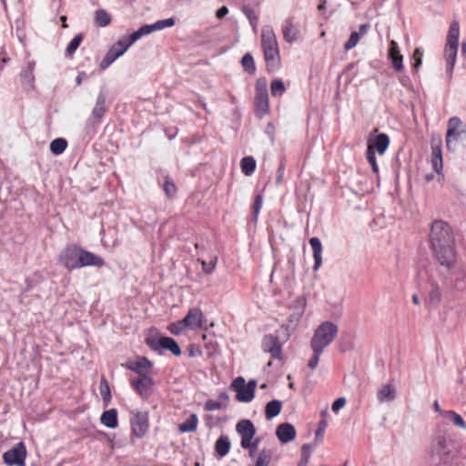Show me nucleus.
<instances>
[{"label": "nucleus", "instance_id": "obj_10", "mask_svg": "<svg viewBox=\"0 0 466 466\" xmlns=\"http://www.w3.org/2000/svg\"><path fill=\"white\" fill-rule=\"evenodd\" d=\"M131 415L132 437L141 439L146 435L149 427L148 413L146 411H133Z\"/></svg>", "mask_w": 466, "mask_h": 466}, {"label": "nucleus", "instance_id": "obj_18", "mask_svg": "<svg viewBox=\"0 0 466 466\" xmlns=\"http://www.w3.org/2000/svg\"><path fill=\"white\" fill-rule=\"evenodd\" d=\"M458 52V46L446 45L444 49V59L446 61V73L449 78L452 76Z\"/></svg>", "mask_w": 466, "mask_h": 466}, {"label": "nucleus", "instance_id": "obj_31", "mask_svg": "<svg viewBox=\"0 0 466 466\" xmlns=\"http://www.w3.org/2000/svg\"><path fill=\"white\" fill-rule=\"evenodd\" d=\"M156 31L154 24L152 25H145L141 26L138 30L132 33L130 35L127 36L128 41L133 45L136 41L140 39L142 36L151 34Z\"/></svg>", "mask_w": 466, "mask_h": 466}, {"label": "nucleus", "instance_id": "obj_42", "mask_svg": "<svg viewBox=\"0 0 466 466\" xmlns=\"http://www.w3.org/2000/svg\"><path fill=\"white\" fill-rule=\"evenodd\" d=\"M270 91L273 96H281L286 91L284 83L280 79L273 80L270 85Z\"/></svg>", "mask_w": 466, "mask_h": 466}, {"label": "nucleus", "instance_id": "obj_56", "mask_svg": "<svg viewBox=\"0 0 466 466\" xmlns=\"http://www.w3.org/2000/svg\"><path fill=\"white\" fill-rule=\"evenodd\" d=\"M315 447L316 444L312 443L303 444L301 447V457L309 459Z\"/></svg>", "mask_w": 466, "mask_h": 466}, {"label": "nucleus", "instance_id": "obj_43", "mask_svg": "<svg viewBox=\"0 0 466 466\" xmlns=\"http://www.w3.org/2000/svg\"><path fill=\"white\" fill-rule=\"evenodd\" d=\"M263 198L261 195H258L255 198L254 203H253V211H252V221L257 222L258 214L260 212V209L262 208Z\"/></svg>", "mask_w": 466, "mask_h": 466}, {"label": "nucleus", "instance_id": "obj_4", "mask_svg": "<svg viewBox=\"0 0 466 466\" xmlns=\"http://www.w3.org/2000/svg\"><path fill=\"white\" fill-rule=\"evenodd\" d=\"M145 341L152 350L157 352L167 350L171 351L175 356H180L182 353L179 345L174 339L159 336L157 332L148 334Z\"/></svg>", "mask_w": 466, "mask_h": 466}, {"label": "nucleus", "instance_id": "obj_33", "mask_svg": "<svg viewBox=\"0 0 466 466\" xmlns=\"http://www.w3.org/2000/svg\"><path fill=\"white\" fill-rule=\"evenodd\" d=\"M459 34H460L459 23L454 21L451 23V25L450 26L446 45L458 46L459 45Z\"/></svg>", "mask_w": 466, "mask_h": 466}, {"label": "nucleus", "instance_id": "obj_52", "mask_svg": "<svg viewBox=\"0 0 466 466\" xmlns=\"http://www.w3.org/2000/svg\"><path fill=\"white\" fill-rule=\"evenodd\" d=\"M163 189H164L167 197L169 198H172L176 194V191H177V187H176L175 184L168 179H167L165 181Z\"/></svg>", "mask_w": 466, "mask_h": 466}, {"label": "nucleus", "instance_id": "obj_17", "mask_svg": "<svg viewBox=\"0 0 466 466\" xmlns=\"http://www.w3.org/2000/svg\"><path fill=\"white\" fill-rule=\"evenodd\" d=\"M182 323L191 329L202 326V312L199 309H191L182 320Z\"/></svg>", "mask_w": 466, "mask_h": 466}, {"label": "nucleus", "instance_id": "obj_47", "mask_svg": "<svg viewBox=\"0 0 466 466\" xmlns=\"http://www.w3.org/2000/svg\"><path fill=\"white\" fill-rule=\"evenodd\" d=\"M242 11L245 14V15L247 16V18L248 19L250 25L255 28L257 26L258 21V18L257 15L255 14V12L248 6H244L242 8Z\"/></svg>", "mask_w": 466, "mask_h": 466}, {"label": "nucleus", "instance_id": "obj_59", "mask_svg": "<svg viewBox=\"0 0 466 466\" xmlns=\"http://www.w3.org/2000/svg\"><path fill=\"white\" fill-rule=\"evenodd\" d=\"M346 404V399L344 397L338 398L331 406V410L334 412H338Z\"/></svg>", "mask_w": 466, "mask_h": 466}, {"label": "nucleus", "instance_id": "obj_8", "mask_svg": "<svg viewBox=\"0 0 466 466\" xmlns=\"http://www.w3.org/2000/svg\"><path fill=\"white\" fill-rule=\"evenodd\" d=\"M82 248L77 245L66 247L59 255L60 263L68 270L79 268Z\"/></svg>", "mask_w": 466, "mask_h": 466}, {"label": "nucleus", "instance_id": "obj_61", "mask_svg": "<svg viewBox=\"0 0 466 466\" xmlns=\"http://www.w3.org/2000/svg\"><path fill=\"white\" fill-rule=\"evenodd\" d=\"M168 329L172 334L178 335L182 330L181 323H172L169 325Z\"/></svg>", "mask_w": 466, "mask_h": 466}, {"label": "nucleus", "instance_id": "obj_19", "mask_svg": "<svg viewBox=\"0 0 466 466\" xmlns=\"http://www.w3.org/2000/svg\"><path fill=\"white\" fill-rule=\"evenodd\" d=\"M281 30L283 38L288 43L291 44L299 38V30L289 19L283 22Z\"/></svg>", "mask_w": 466, "mask_h": 466}, {"label": "nucleus", "instance_id": "obj_54", "mask_svg": "<svg viewBox=\"0 0 466 466\" xmlns=\"http://www.w3.org/2000/svg\"><path fill=\"white\" fill-rule=\"evenodd\" d=\"M256 94H268L267 80L264 77H260L256 82Z\"/></svg>", "mask_w": 466, "mask_h": 466}, {"label": "nucleus", "instance_id": "obj_11", "mask_svg": "<svg viewBox=\"0 0 466 466\" xmlns=\"http://www.w3.org/2000/svg\"><path fill=\"white\" fill-rule=\"evenodd\" d=\"M442 140L440 135L433 134L431 137V162L433 170L440 175L443 168L442 163Z\"/></svg>", "mask_w": 466, "mask_h": 466}, {"label": "nucleus", "instance_id": "obj_36", "mask_svg": "<svg viewBox=\"0 0 466 466\" xmlns=\"http://www.w3.org/2000/svg\"><path fill=\"white\" fill-rule=\"evenodd\" d=\"M100 394L105 406H107L111 400V391L106 378L102 376L99 385Z\"/></svg>", "mask_w": 466, "mask_h": 466}, {"label": "nucleus", "instance_id": "obj_39", "mask_svg": "<svg viewBox=\"0 0 466 466\" xmlns=\"http://www.w3.org/2000/svg\"><path fill=\"white\" fill-rule=\"evenodd\" d=\"M241 65H242L244 70L248 74H249V75L255 74L256 66H255L254 58L251 56V54L247 53L243 56L242 59H241Z\"/></svg>", "mask_w": 466, "mask_h": 466}, {"label": "nucleus", "instance_id": "obj_46", "mask_svg": "<svg viewBox=\"0 0 466 466\" xmlns=\"http://www.w3.org/2000/svg\"><path fill=\"white\" fill-rule=\"evenodd\" d=\"M310 349L313 351V355H312V357L309 359V360L308 362V367L310 370H314V369L317 368V366L319 364V357L323 353V351L319 350L318 349H315V348H310Z\"/></svg>", "mask_w": 466, "mask_h": 466}, {"label": "nucleus", "instance_id": "obj_40", "mask_svg": "<svg viewBox=\"0 0 466 466\" xmlns=\"http://www.w3.org/2000/svg\"><path fill=\"white\" fill-rule=\"evenodd\" d=\"M83 40V35L77 34L74 36V38L70 41L69 45L67 46L66 49V56L67 57H70L78 48L81 42Z\"/></svg>", "mask_w": 466, "mask_h": 466}, {"label": "nucleus", "instance_id": "obj_37", "mask_svg": "<svg viewBox=\"0 0 466 466\" xmlns=\"http://www.w3.org/2000/svg\"><path fill=\"white\" fill-rule=\"evenodd\" d=\"M67 147V141L65 138L58 137L50 143V150L54 155L62 154Z\"/></svg>", "mask_w": 466, "mask_h": 466}, {"label": "nucleus", "instance_id": "obj_49", "mask_svg": "<svg viewBox=\"0 0 466 466\" xmlns=\"http://www.w3.org/2000/svg\"><path fill=\"white\" fill-rule=\"evenodd\" d=\"M175 25V19L170 17L163 20H158L154 23L156 31L162 30L166 27H171Z\"/></svg>", "mask_w": 466, "mask_h": 466}, {"label": "nucleus", "instance_id": "obj_55", "mask_svg": "<svg viewBox=\"0 0 466 466\" xmlns=\"http://www.w3.org/2000/svg\"><path fill=\"white\" fill-rule=\"evenodd\" d=\"M204 408L206 410H208V411L217 410H220L223 408V403L213 400H208L205 402Z\"/></svg>", "mask_w": 466, "mask_h": 466}, {"label": "nucleus", "instance_id": "obj_48", "mask_svg": "<svg viewBox=\"0 0 466 466\" xmlns=\"http://www.w3.org/2000/svg\"><path fill=\"white\" fill-rule=\"evenodd\" d=\"M366 155H367V160L370 163V165L371 166L373 173L378 174L379 167L376 162L375 152H373L372 148L368 147Z\"/></svg>", "mask_w": 466, "mask_h": 466}, {"label": "nucleus", "instance_id": "obj_20", "mask_svg": "<svg viewBox=\"0 0 466 466\" xmlns=\"http://www.w3.org/2000/svg\"><path fill=\"white\" fill-rule=\"evenodd\" d=\"M152 366V362L146 357H138L136 360L130 361L127 365L128 370L139 374V376L145 374V371L150 370Z\"/></svg>", "mask_w": 466, "mask_h": 466}, {"label": "nucleus", "instance_id": "obj_50", "mask_svg": "<svg viewBox=\"0 0 466 466\" xmlns=\"http://www.w3.org/2000/svg\"><path fill=\"white\" fill-rule=\"evenodd\" d=\"M360 39V37L358 35V34L355 32H352L350 34L349 40L344 45V49L346 51H349V50L354 48L357 46Z\"/></svg>", "mask_w": 466, "mask_h": 466}, {"label": "nucleus", "instance_id": "obj_25", "mask_svg": "<svg viewBox=\"0 0 466 466\" xmlns=\"http://www.w3.org/2000/svg\"><path fill=\"white\" fill-rule=\"evenodd\" d=\"M255 104L259 117L267 115L269 112L268 94H256Z\"/></svg>", "mask_w": 466, "mask_h": 466}, {"label": "nucleus", "instance_id": "obj_27", "mask_svg": "<svg viewBox=\"0 0 466 466\" xmlns=\"http://www.w3.org/2000/svg\"><path fill=\"white\" fill-rule=\"evenodd\" d=\"M282 408V402L278 400H273L266 404L265 417L267 420H271L278 416Z\"/></svg>", "mask_w": 466, "mask_h": 466}, {"label": "nucleus", "instance_id": "obj_45", "mask_svg": "<svg viewBox=\"0 0 466 466\" xmlns=\"http://www.w3.org/2000/svg\"><path fill=\"white\" fill-rule=\"evenodd\" d=\"M198 261L201 262L202 270L206 274H211L216 268V266L218 263V258L217 257L212 258L209 262H207L205 260H200V259H198Z\"/></svg>", "mask_w": 466, "mask_h": 466}, {"label": "nucleus", "instance_id": "obj_9", "mask_svg": "<svg viewBox=\"0 0 466 466\" xmlns=\"http://www.w3.org/2000/svg\"><path fill=\"white\" fill-rule=\"evenodd\" d=\"M26 449L23 441L16 443L3 454V461L7 466H25Z\"/></svg>", "mask_w": 466, "mask_h": 466}, {"label": "nucleus", "instance_id": "obj_41", "mask_svg": "<svg viewBox=\"0 0 466 466\" xmlns=\"http://www.w3.org/2000/svg\"><path fill=\"white\" fill-rule=\"evenodd\" d=\"M444 416L446 418H448L449 420H451L454 425H456L461 429L466 428V423L463 420L462 417L460 414L456 413L455 411L448 410L444 413Z\"/></svg>", "mask_w": 466, "mask_h": 466}, {"label": "nucleus", "instance_id": "obj_7", "mask_svg": "<svg viewBox=\"0 0 466 466\" xmlns=\"http://www.w3.org/2000/svg\"><path fill=\"white\" fill-rule=\"evenodd\" d=\"M132 46L127 36H123L115 43L107 51L105 57L100 63L102 70L106 69L115 60L123 56Z\"/></svg>", "mask_w": 466, "mask_h": 466}, {"label": "nucleus", "instance_id": "obj_6", "mask_svg": "<svg viewBox=\"0 0 466 466\" xmlns=\"http://www.w3.org/2000/svg\"><path fill=\"white\" fill-rule=\"evenodd\" d=\"M462 137H466V125L458 116L451 117L448 121L445 138L447 149L453 151L452 143Z\"/></svg>", "mask_w": 466, "mask_h": 466}, {"label": "nucleus", "instance_id": "obj_35", "mask_svg": "<svg viewBox=\"0 0 466 466\" xmlns=\"http://www.w3.org/2000/svg\"><path fill=\"white\" fill-rule=\"evenodd\" d=\"M272 451L269 449H263L259 451L256 460L255 466H268L272 459Z\"/></svg>", "mask_w": 466, "mask_h": 466}, {"label": "nucleus", "instance_id": "obj_2", "mask_svg": "<svg viewBox=\"0 0 466 466\" xmlns=\"http://www.w3.org/2000/svg\"><path fill=\"white\" fill-rule=\"evenodd\" d=\"M261 46L267 69L274 73L280 68V55L277 37L270 25H265L261 31Z\"/></svg>", "mask_w": 466, "mask_h": 466}, {"label": "nucleus", "instance_id": "obj_22", "mask_svg": "<svg viewBox=\"0 0 466 466\" xmlns=\"http://www.w3.org/2000/svg\"><path fill=\"white\" fill-rule=\"evenodd\" d=\"M106 94L104 92H100L97 96L96 105L92 110L93 118L98 122L101 121L105 113L106 112Z\"/></svg>", "mask_w": 466, "mask_h": 466}, {"label": "nucleus", "instance_id": "obj_21", "mask_svg": "<svg viewBox=\"0 0 466 466\" xmlns=\"http://www.w3.org/2000/svg\"><path fill=\"white\" fill-rule=\"evenodd\" d=\"M390 144L389 137L384 134H379L373 143H369L368 147L372 148L373 152L377 151L380 155H382L387 150Z\"/></svg>", "mask_w": 466, "mask_h": 466}, {"label": "nucleus", "instance_id": "obj_28", "mask_svg": "<svg viewBox=\"0 0 466 466\" xmlns=\"http://www.w3.org/2000/svg\"><path fill=\"white\" fill-rule=\"evenodd\" d=\"M230 449V441L228 436L221 435L215 443V451L218 455L222 458L225 457Z\"/></svg>", "mask_w": 466, "mask_h": 466}, {"label": "nucleus", "instance_id": "obj_38", "mask_svg": "<svg viewBox=\"0 0 466 466\" xmlns=\"http://www.w3.org/2000/svg\"><path fill=\"white\" fill-rule=\"evenodd\" d=\"M35 68V62H29L26 67H24L21 71V79L23 84L30 85L34 81L33 71Z\"/></svg>", "mask_w": 466, "mask_h": 466}, {"label": "nucleus", "instance_id": "obj_60", "mask_svg": "<svg viewBox=\"0 0 466 466\" xmlns=\"http://www.w3.org/2000/svg\"><path fill=\"white\" fill-rule=\"evenodd\" d=\"M400 55L398 44L392 40L390 43L389 57L393 56Z\"/></svg>", "mask_w": 466, "mask_h": 466}, {"label": "nucleus", "instance_id": "obj_63", "mask_svg": "<svg viewBox=\"0 0 466 466\" xmlns=\"http://www.w3.org/2000/svg\"><path fill=\"white\" fill-rule=\"evenodd\" d=\"M228 14V8L227 6H221L216 13V16L218 19L223 18Z\"/></svg>", "mask_w": 466, "mask_h": 466}, {"label": "nucleus", "instance_id": "obj_32", "mask_svg": "<svg viewBox=\"0 0 466 466\" xmlns=\"http://www.w3.org/2000/svg\"><path fill=\"white\" fill-rule=\"evenodd\" d=\"M256 167V160L253 157H245L240 161L241 171L246 176H251L254 173Z\"/></svg>", "mask_w": 466, "mask_h": 466}, {"label": "nucleus", "instance_id": "obj_58", "mask_svg": "<svg viewBox=\"0 0 466 466\" xmlns=\"http://www.w3.org/2000/svg\"><path fill=\"white\" fill-rule=\"evenodd\" d=\"M259 441L260 440L258 438L255 439L253 441H248V446H241L243 449H248L249 451H248V454L250 457H253L254 456V452L255 451L257 450L258 444H259Z\"/></svg>", "mask_w": 466, "mask_h": 466}, {"label": "nucleus", "instance_id": "obj_1", "mask_svg": "<svg viewBox=\"0 0 466 466\" xmlns=\"http://www.w3.org/2000/svg\"><path fill=\"white\" fill-rule=\"evenodd\" d=\"M454 235L448 223L442 220L432 222L430 232V244L439 264L451 269L456 263Z\"/></svg>", "mask_w": 466, "mask_h": 466}, {"label": "nucleus", "instance_id": "obj_26", "mask_svg": "<svg viewBox=\"0 0 466 466\" xmlns=\"http://www.w3.org/2000/svg\"><path fill=\"white\" fill-rule=\"evenodd\" d=\"M100 421L103 425L110 429H116L118 426L117 410L110 409L102 413Z\"/></svg>", "mask_w": 466, "mask_h": 466}, {"label": "nucleus", "instance_id": "obj_5", "mask_svg": "<svg viewBox=\"0 0 466 466\" xmlns=\"http://www.w3.org/2000/svg\"><path fill=\"white\" fill-rule=\"evenodd\" d=\"M257 381L250 380L247 384L241 376L233 380L230 389L236 392V400L239 402H250L255 396Z\"/></svg>", "mask_w": 466, "mask_h": 466}, {"label": "nucleus", "instance_id": "obj_15", "mask_svg": "<svg viewBox=\"0 0 466 466\" xmlns=\"http://www.w3.org/2000/svg\"><path fill=\"white\" fill-rule=\"evenodd\" d=\"M276 436L282 443L289 442L296 437L295 427L289 422L281 423L276 429Z\"/></svg>", "mask_w": 466, "mask_h": 466}, {"label": "nucleus", "instance_id": "obj_13", "mask_svg": "<svg viewBox=\"0 0 466 466\" xmlns=\"http://www.w3.org/2000/svg\"><path fill=\"white\" fill-rule=\"evenodd\" d=\"M154 384L152 377L147 374H142L138 379L131 380V385L143 399L150 397Z\"/></svg>", "mask_w": 466, "mask_h": 466}, {"label": "nucleus", "instance_id": "obj_23", "mask_svg": "<svg viewBox=\"0 0 466 466\" xmlns=\"http://www.w3.org/2000/svg\"><path fill=\"white\" fill-rule=\"evenodd\" d=\"M309 244L313 250L314 266L313 269L316 271L322 264V245L319 238L313 237L309 239Z\"/></svg>", "mask_w": 466, "mask_h": 466}, {"label": "nucleus", "instance_id": "obj_16", "mask_svg": "<svg viewBox=\"0 0 466 466\" xmlns=\"http://www.w3.org/2000/svg\"><path fill=\"white\" fill-rule=\"evenodd\" d=\"M79 261H80L79 268H84V267H90V266L100 268V267L104 266V264H105L104 259L100 256H97V255H96L90 251L85 250L83 248L81 251V258Z\"/></svg>", "mask_w": 466, "mask_h": 466}, {"label": "nucleus", "instance_id": "obj_24", "mask_svg": "<svg viewBox=\"0 0 466 466\" xmlns=\"http://www.w3.org/2000/svg\"><path fill=\"white\" fill-rule=\"evenodd\" d=\"M396 388L391 384L383 385L377 393L380 402L392 401L396 399Z\"/></svg>", "mask_w": 466, "mask_h": 466}, {"label": "nucleus", "instance_id": "obj_64", "mask_svg": "<svg viewBox=\"0 0 466 466\" xmlns=\"http://www.w3.org/2000/svg\"><path fill=\"white\" fill-rule=\"evenodd\" d=\"M369 28H370V25L369 24L361 25L360 26V28H359V31H357L356 33L361 38L362 36H364L368 33Z\"/></svg>", "mask_w": 466, "mask_h": 466}, {"label": "nucleus", "instance_id": "obj_12", "mask_svg": "<svg viewBox=\"0 0 466 466\" xmlns=\"http://www.w3.org/2000/svg\"><path fill=\"white\" fill-rule=\"evenodd\" d=\"M261 348L272 358L280 360L282 358V348L278 336L268 334L263 337Z\"/></svg>", "mask_w": 466, "mask_h": 466}, {"label": "nucleus", "instance_id": "obj_30", "mask_svg": "<svg viewBox=\"0 0 466 466\" xmlns=\"http://www.w3.org/2000/svg\"><path fill=\"white\" fill-rule=\"evenodd\" d=\"M434 449L439 455L450 453V442L444 435H439L434 441Z\"/></svg>", "mask_w": 466, "mask_h": 466}, {"label": "nucleus", "instance_id": "obj_51", "mask_svg": "<svg viewBox=\"0 0 466 466\" xmlns=\"http://www.w3.org/2000/svg\"><path fill=\"white\" fill-rule=\"evenodd\" d=\"M328 426V423L325 420H321L319 422V426H318V429L315 432V441L316 442L318 441H321L322 438H323V435H324V431L326 430Z\"/></svg>", "mask_w": 466, "mask_h": 466}, {"label": "nucleus", "instance_id": "obj_34", "mask_svg": "<svg viewBox=\"0 0 466 466\" xmlns=\"http://www.w3.org/2000/svg\"><path fill=\"white\" fill-rule=\"evenodd\" d=\"M95 23L98 26H107L111 23V15L105 9H97L95 12Z\"/></svg>", "mask_w": 466, "mask_h": 466}, {"label": "nucleus", "instance_id": "obj_44", "mask_svg": "<svg viewBox=\"0 0 466 466\" xmlns=\"http://www.w3.org/2000/svg\"><path fill=\"white\" fill-rule=\"evenodd\" d=\"M429 299L430 301L434 304L439 303L441 299V290L436 283L432 284L431 290L429 294Z\"/></svg>", "mask_w": 466, "mask_h": 466}, {"label": "nucleus", "instance_id": "obj_57", "mask_svg": "<svg viewBox=\"0 0 466 466\" xmlns=\"http://www.w3.org/2000/svg\"><path fill=\"white\" fill-rule=\"evenodd\" d=\"M421 57H422L421 51L419 48H416L413 53V58L415 59V63L412 66L413 69L416 71L419 69V67L420 66V65L422 63Z\"/></svg>", "mask_w": 466, "mask_h": 466}, {"label": "nucleus", "instance_id": "obj_14", "mask_svg": "<svg viewBox=\"0 0 466 466\" xmlns=\"http://www.w3.org/2000/svg\"><path fill=\"white\" fill-rule=\"evenodd\" d=\"M237 432L241 436V446H248V441H252L256 434L254 424L249 420H242L236 425Z\"/></svg>", "mask_w": 466, "mask_h": 466}, {"label": "nucleus", "instance_id": "obj_62", "mask_svg": "<svg viewBox=\"0 0 466 466\" xmlns=\"http://www.w3.org/2000/svg\"><path fill=\"white\" fill-rule=\"evenodd\" d=\"M218 402H222L223 403V408H226L228 401H229V396L227 392H220L219 395H218Z\"/></svg>", "mask_w": 466, "mask_h": 466}, {"label": "nucleus", "instance_id": "obj_53", "mask_svg": "<svg viewBox=\"0 0 466 466\" xmlns=\"http://www.w3.org/2000/svg\"><path fill=\"white\" fill-rule=\"evenodd\" d=\"M389 58L391 61L392 67L396 71L400 72V71L403 70V64H402L403 57L401 55L390 56Z\"/></svg>", "mask_w": 466, "mask_h": 466}, {"label": "nucleus", "instance_id": "obj_3", "mask_svg": "<svg viewBox=\"0 0 466 466\" xmlns=\"http://www.w3.org/2000/svg\"><path fill=\"white\" fill-rule=\"evenodd\" d=\"M339 332L338 326L331 321H324L314 330L310 339V348L324 351L333 342Z\"/></svg>", "mask_w": 466, "mask_h": 466}, {"label": "nucleus", "instance_id": "obj_29", "mask_svg": "<svg viewBox=\"0 0 466 466\" xmlns=\"http://www.w3.org/2000/svg\"><path fill=\"white\" fill-rule=\"evenodd\" d=\"M198 423V415L193 413L184 422L179 424L178 430L182 433L193 432L197 430Z\"/></svg>", "mask_w": 466, "mask_h": 466}]
</instances>
